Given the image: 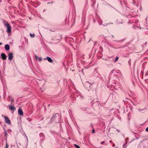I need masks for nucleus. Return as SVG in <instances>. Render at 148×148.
<instances>
[{
	"mask_svg": "<svg viewBox=\"0 0 148 148\" xmlns=\"http://www.w3.org/2000/svg\"><path fill=\"white\" fill-rule=\"evenodd\" d=\"M4 25L7 28V32L8 33H10L11 32V27L8 23L4 20L3 21Z\"/></svg>",
	"mask_w": 148,
	"mask_h": 148,
	"instance_id": "obj_1",
	"label": "nucleus"
},
{
	"mask_svg": "<svg viewBox=\"0 0 148 148\" xmlns=\"http://www.w3.org/2000/svg\"><path fill=\"white\" fill-rule=\"evenodd\" d=\"M4 117L5 120V122L8 124H10L11 123V121L8 117L7 116H4Z\"/></svg>",
	"mask_w": 148,
	"mask_h": 148,
	"instance_id": "obj_2",
	"label": "nucleus"
},
{
	"mask_svg": "<svg viewBox=\"0 0 148 148\" xmlns=\"http://www.w3.org/2000/svg\"><path fill=\"white\" fill-rule=\"evenodd\" d=\"M8 107L10 111H14L15 110V108H14V106H12L11 104V105H8Z\"/></svg>",
	"mask_w": 148,
	"mask_h": 148,
	"instance_id": "obj_3",
	"label": "nucleus"
},
{
	"mask_svg": "<svg viewBox=\"0 0 148 148\" xmlns=\"http://www.w3.org/2000/svg\"><path fill=\"white\" fill-rule=\"evenodd\" d=\"M73 40V39L71 38H66L65 37V42L67 43L68 44V42L69 41L71 42Z\"/></svg>",
	"mask_w": 148,
	"mask_h": 148,
	"instance_id": "obj_4",
	"label": "nucleus"
},
{
	"mask_svg": "<svg viewBox=\"0 0 148 148\" xmlns=\"http://www.w3.org/2000/svg\"><path fill=\"white\" fill-rule=\"evenodd\" d=\"M13 58V54L12 53H10L8 55V58L10 60H12Z\"/></svg>",
	"mask_w": 148,
	"mask_h": 148,
	"instance_id": "obj_5",
	"label": "nucleus"
},
{
	"mask_svg": "<svg viewBox=\"0 0 148 148\" xmlns=\"http://www.w3.org/2000/svg\"><path fill=\"white\" fill-rule=\"evenodd\" d=\"M18 113L19 115H23V112L22 110L19 108L18 110Z\"/></svg>",
	"mask_w": 148,
	"mask_h": 148,
	"instance_id": "obj_6",
	"label": "nucleus"
},
{
	"mask_svg": "<svg viewBox=\"0 0 148 148\" xmlns=\"http://www.w3.org/2000/svg\"><path fill=\"white\" fill-rule=\"evenodd\" d=\"M59 117V115L58 114H56L54 115L51 119L52 120H56V119H58V117Z\"/></svg>",
	"mask_w": 148,
	"mask_h": 148,
	"instance_id": "obj_7",
	"label": "nucleus"
},
{
	"mask_svg": "<svg viewBox=\"0 0 148 148\" xmlns=\"http://www.w3.org/2000/svg\"><path fill=\"white\" fill-rule=\"evenodd\" d=\"M1 58L3 60H5L6 59V56L5 54L4 53H2L1 55Z\"/></svg>",
	"mask_w": 148,
	"mask_h": 148,
	"instance_id": "obj_8",
	"label": "nucleus"
},
{
	"mask_svg": "<svg viewBox=\"0 0 148 148\" xmlns=\"http://www.w3.org/2000/svg\"><path fill=\"white\" fill-rule=\"evenodd\" d=\"M5 48L6 50H9L10 48L9 45L8 44H6L5 45Z\"/></svg>",
	"mask_w": 148,
	"mask_h": 148,
	"instance_id": "obj_9",
	"label": "nucleus"
},
{
	"mask_svg": "<svg viewBox=\"0 0 148 148\" xmlns=\"http://www.w3.org/2000/svg\"><path fill=\"white\" fill-rule=\"evenodd\" d=\"M47 59L48 61L50 62L53 63V60H52L51 58L49 57H47Z\"/></svg>",
	"mask_w": 148,
	"mask_h": 148,
	"instance_id": "obj_10",
	"label": "nucleus"
},
{
	"mask_svg": "<svg viewBox=\"0 0 148 148\" xmlns=\"http://www.w3.org/2000/svg\"><path fill=\"white\" fill-rule=\"evenodd\" d=\"M76 95H77V97H79L82 98H83V97L82 95L79 92H77Z\"/></svg>",
	"mask_w": 148,
	"mask_h": 148,
	"instance_id": "obj_11",
	"label": "nucleus"
},
{
	"mask_svg": "<svg viewBox=\"0 0 148 148\" xmlns=\"http://www.w3.org/2000/svg\"><path fill=\"white\" fill-rule=\"evenodd\" d=\"M30 36L32 38H34V34H30Z\"/></svg>",
	"mask_w": 148,
	"mask_h": 148,
	"instance_id": "obj_12",
	"label": "nucleus"
},
{
	"mask_svg": "<svg viewBox=\"0 0 148 148\" xmlns=\"http://www.w3.org/2000/svg\"><path fill=\"white\" fill-rule=\"evenodd\" d=\"M74 145L76 148H80V147H79V146L76 144H74Z\"/></svg>",
	"mask_w": 148,
	"mask_h": 148,
	"instance_id": "obj_13",
	"label": "nucleus"
},
{
	"mask_svg": "<svg viewBox=\"0 0 148 148\" xmlns=\"http://www.w3.org/2000/svg\"><path fill=\"white\" fill-rule=\"evenodd\" d=\"M119 58L118 57H116L114 60V62H116L118 60Z\"/></svg>",
	"mask_w": 148,
	"mask_h": 148,
	"instance_id": "obj_14",
	"label": "nucleus"
},
{
	"mask_svg": "<svg viewBox=\"0 0 148 148\" xmlns=\"http://www.w3.org/2000/svg\"><path fill=\"white\" fill-rule=\"evenodd\" d=\"M37 59H38V61H41L42 60V59H41V58H38Z\"/></svg>",
	"mask_w": 148,
	"mask_h": 148,
	"instance_id": "obj_15",
	"label": "nucleus"
},
{
	"mask_svg": "<svg viewBox=\"0 0 148 148\" xmlns=\"http://www.w3.org/2000/svg\"><path fill=\"white\" fill-rule=\"evenodd\" d=\"M8 146L7 144V143H6V146L5 148H8Z\"/></svg>",
	"mask_w": 148,
	"mask_h": 148,
	"instance_id": "obj_16",
	"label": "nucleus"
},
{
	"mask_svg": "<svg viewBox=\"0 0 148 148\" xmlns=\"http://www.w3.org/2000/svg\"><path fill=\"white\" fill-rule=\"evenodd\" d=\"M116 131L118 133H119L120 132V130L119 129H117Z\"/></svg>",
	"mask_w": 148,
	"mask_h": 148,
	"instance_id": "obj_17",
	"label": "nucleus"
},
{
	"mask_svg": "<svg viewBox=\"0 0 148 148\" xmlns=\"http://www.w3.org/2000/svg\"><path fill=\"white\" fill-rule=\"evenodd\" d=\"M127 143H123V147H124V146H125V145Z\"/></svg>",
	"mask_w": 148,
	"mask_h": 148,
	"instance_id": "obj_18",
	"label": "nucleus"
},
{
	"mask_svg": "<svg viewBox=\"0 0 148 148\" xmlns=\"http://www.w3.org/2000/svg\"><path fill=\"white\" fill-rule=\"evenodd\" d=\"M95 133V130H94L93 129L92 130V133L94 134Z\"/></svg>",
	"mask_w": 148,
	"mask_h": 148,
	"instance_id": "obj_19",
	"label": "nucleus"
},
{
	"mask_svg": "<svg viewBox=\"0 0 148 148\" xmlns=\"http://www.w3.org/2000/svg\"><path fill=\"white\" fill-rule=\"evenodd\" d=\"M145 130L147 131L148 132V127L146 128Z\"/></svg>",
	"mask_w": 148,
	"mask_h": 148,
	"instance_id": "obj_20",
	"label": "nucleus"
},
{
	"mask_svg": "<svg viewBox=\"0 0 148 148\" xmlns=\"http://www.w3.org/2000/svg\"><path fill=\"white\" fill-rule=\"evenodd\" d=\"M98 23H99V24L100 25H102V23H100V22H99V21Z\"/></svg>",
	"mask_w": 148,
	"mask_h": 148,
	"instance_id": "obj_21",
	"label": "nucleus"
},
{
	"mask_svg": "<svg viewBox=\"0 0 148 148\" xmlns=\"http://www.w3.org/2000/svg\"><path fill=\"white\" fill-rule=\"evenodd\" d=\"M85 83H86V85H87V84H89V83L88 82H86Z\"/></svg>",
	"mask_w": 148,
	"mask_h": 148,
	"instance_id": "obj_22",
	"label": "nucleus"
},
{
	"mask_svg": "<svg viewBox=\"0 0 148 148\" xmlns=\"http://www.w3.org/2000/svg\"><path fill=\"white\" fill-rule=\"evenodd\" d=\"M35 57L36 58V59H37L38 58V57H37V56L36 55L35 56Z\"/></svg>",
	"mask_w": 148,
	"mask_h": 148,
	"instance_id": "obj_23",
	"label": "nucleus"
},
{
	"mask_svg": "<svg viewBox=\"0 0 148 148\" xmlns=\"http://www.w3.org/2000/svg\"><path fill=\"white\" fill-rule=\"evenodd\" d=\"M104 143V141H103V142H102L101 143V144H103Z\"/></svg>",
	"mask_w": 148,
	"mask_h": 148,
	"instance_id": "obj_24",
	"label": "nucleus"
},
{
	"mask_svg": "<svg viewBox=\"0 0 148 148\" xmlns=\"http://www.w3.org/2000/svg\"><path fill=\"white\" fill-rule=\"evenodd\" d=\"M92 2H94L95 1V0H92Z\"/></svg>",
	"mask_w": 148,
	"mask_h": 148,
	"instance_id": "obj_25",
	"label": "nucleus"
},
{
	"mask_svg": "<svg viewBox=\"0 0 148 148\" xmlns=\"http://www.w3.org/2000/svg\"><path fill=\"white\" fill-rule=\"evenodd\" d=\"M137 28H138L140 29H141L140 27H137Z\"/></svg>",
	"mask_w": 148,
	"mask_h": 148,
	"instance_id": "obj_26",
	"label": "nucleus"
},
{
	"mask_svg": "<svg viewBox=\"0 0 148 148\" xmlns=\"http://www.w3.org/2000/svg\"><path fill=\"white\" fill-rule=\"evenodd\" d=\"M5 135L6 134H7V133L6 132H5Z\"/></svg>",
	"mask_w": 148,
	"mask_h": 148,
	"instance_id": "obj_27",
	"label": "nucleus"
},
{
	"mask_svg": "<svg viewBox=\"0 0 148 148\" xmlns=\"http://www.w3.org/2000/svg\"><path fill=\"white\" fill-rule=\"evenodd\" d=\"M93 21L94 22V23H95V20H93Z\"/></svg>",
	"mask_w": 148,
	"mask_h": 148,
	"instance_id": "obj_28",
	"label": "nucleus"
},
{
	"mask_svg": "<svg viewBox=\"0 0 148 148\" xmlns=\"http://www.w3.org/2000/svg\"><path fill=\"white\" fill-rule=\"evenodd\" d=\"M130 61H129V64L130 65Z\"/></svg>",
	"mask_w": 148,
	"mask_h": 148,
	"instance_id": "obj_29",
	"label": "nucleus"
},
{
	"mask_svg": "<svg viewBox=\"0 0 148 148\" xmlns=\"http://www.w3.org/2000/svg\"><path fill=\"white\" fill-rule=\"evenodd\" d=\"M133 4L135 5L134 2H133Z\"/></svg>",
	"mask_w": 148,
	"mask_h": 148,
	"instance_id": "obj_30",
	"label": "nucleus"
},
{
	"mask_svg": "<svg viewBox=\"0 0 148 148\" xmlns=\"http://www.w3.org/2000/svg\"><path fill=\"white\" fill-rule=\"evenodd\" d=\"M59 122V121H58L57 122V121H56V123H58V122Z\"/></svg>",
	"mask_w": 148,
	"mask_h": 148,
	"instance_id": "obj_31",
	"label": "nucleus"
},
{
	"mask_svg": "<svg viewBox=\"0 0 148 148\" xmlns=\"http://www.w3.org/2000/svg\"><path fill=\"white\" fill-rule=\"evenodd\" d=\"M104 60H105L104 59ZM106 60H108V59H105Z\"/></svg>",
	"mask_w": 148,
	"mask_h": 148,
	"instance_id": "obj_32",
	"label": "nucleus"
},
{
	"mask_svg": "<svg viewBox=\"0 0 148 148\" xmlns=\"http://www.w3.org/2000/svg\"><path fill=\"white\" fill-rule=\"evenodd\" d=\"M1 45V43L0 42V45Z\"/></svg>",
	"mask_w": 148,
	"mask_h": 148,
	"instance_id": "obj_33",
	"label": "nucleus"
},
{
	"mask_svg": "<svg viewBox=\"0 0 148 148\" xmlns=\"http://www.w3.org/2000/svg\"><path fill=\"white\" fill-rule=\"evenodd\" d=\"M113 70H112V71H111L112 73L113 72Z\"/></svg>",
	"mask_w": 148,
	"mask_h": 148,
	"instance_id": "obj_34",
	"label": "nucleus"
}]
</instances>
